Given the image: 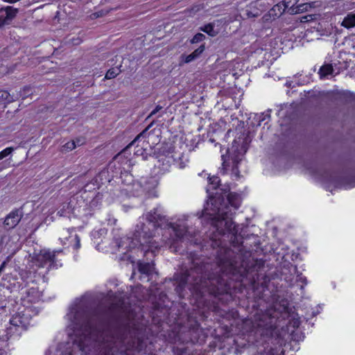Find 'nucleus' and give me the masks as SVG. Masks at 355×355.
Returning <instances> with one entry per match:
<instances>
[{"mask_svg":"<svg viewBox=\"0 0 355 355\" xmlns=\"http://www.w3.org/2000/svg\"><path fill=\"white\" fill-rule=\"evenodd\" d=\"M13 101L10 94L5 90H0V102L10 103Z\"/></svg>","mask_w":355,"mask_h":355,"instance_id":"a878e982","label":"nucleus"},{"mask_svg":"<svg viewBox=\"0 0 355 355\" xmlns=\"http://www.w3.org/2000/svg\"><path fill=\"white\" fill-rule=\"evenodd\" d=\"M266 117H269V116L268 115H265L263 114H259L258 115V120H259L258 125H261V122L265 121L266 119Z\"/></svg>","mask_w":355,"mask_h":355,"instance_id":"c9c22d12","label":"nucleus"},{"mask_svg":"<svg viewBox=\"0 0 355 355\" xmlns=\"http://www.w3.org/2000/svg\"><path fill=\"white\" fill-rule=\"evenodd\" d=\"M174 160L180 168H184L189 162L187 157L184 156V154L180 156L178 159L174 158Z\"/></svg>","mask_w":355,"mask_h":355,"instance_id":"393cba45","label":"nucleus"},{"mask_svg":"<svg viewBox=\"0 0 355 355\" xmlns=\"http://www.w3.org/2000/svg\"><path fill=\"white\" fill-rule=\"evenodd\" d=\"M18 10L11 6H7L0 10V28L8 25L15 17Z\"/></svg>","mask_w":355,"mask_h":355,"instance_id":"9d476101","label":"nucleus"},{"mask_svg":"<svg viewBox=\"0 0 355 355\" xmlns=\"http://www.w3.org/2000/svg\"><path fill=\"white\" fill-rule=\"evenodd\" d=\"M324 181H322V180H318V179H316V184L324 188L325 190L327 191H329L330 192H333L334 191H337V190H339L338 189V186H339V184H334V183H329V184H327V185L328 187H326L323 182Z\"/></svg>","mask_w":355,"mask_h":355,"instance_id":"b1692460","label":"nucleus"},{"mask_svg":"<svg viewBox=\"0 0 355 355\" xmlns=\"http://www.w3.org/2000/svg\"><path fill=\"white\" fill-rule=\"evenodd\" d=\"M219 179H209L206 188L209 200L199 217L210 220L220 234L236 235L238 230L232 220V213L224 202L227 189L219 187Z\"/></svg>","mask_w":355,"mask_h":355,"instance_id":"f03ea898","label":"nucleus"},{"mask_svg":"<svg viewBox=\"0 0 355 355\" xmlns=\"http://www.w3.org/2000/svg\"><path fill=\"white\" fill-rule=\"evenodd\" d=\"M119 74V70L116 69H109L105 76L106 79H112L115 78Z\"/></svg>","mask_w":355,"mask_h":355,"instance_id":"7c9ffc66","label":"nucleus"},{"mask_svg":"<svg viewBox=\"0 0 355 355\" xmlns=\"http://www.w3.org/2000/svg\"><path fill=\"white\" fill-rule=\"evenodd\" d=\"M205 38V36L202 33H197L191 39V42L192 44L198 43V42L202 41Z\"/></svg>","mask_w":355,"mask_h":355,"instance_id":"2f4dec72","label":"nucleus"},{"mask_svg":"<svg viewBox=\"0 0 355 355\" xmlns=\"http://www.w3.org/2000/svg\"><path fill=\"white\" fill-rule=\"evenodd\" d=\"M21 305L25 307H30L33 310L32 304L36 303L41 300L42 293L34 286L26 289L23 293Z\"/></svg>","mask_w":355,"mask_h":355,"instance_id":"6e6552de","label":"nucleus"},{"mask_svg":"<svg viewBox=\"0 0 355 355\" xmlns=\"http://www.w3.org/2000/svg\"><path fill=\"white\" fill-rule=\"evenodd\" d=\"M14 148L12 147H8L0 152V160L4 159L8 155H11Z\"/></svg>","mask_w":355,"mask_h":355,"instance_id":"c756f323","label":"nucleus"},{"mask_svg":"<svg viewBox=\"0 0 355 355\" xmlns=\"http://www.w3.org/2000/svg\"><path fill=\"white\" fill-rule=\"evenodd\" d=\"M318 180L324 181L323 184L326 186L327 184L334 183L339 184L338 189L340 190H347L355 187V179H318Z\"/></svg>","mask_w":355,"mask_h":355,"instance_id":"9b49d317","label":"nucleus"},{"mask_svg":"<svg viewBox=\"0 0 355 355\" xmlns=\"http://www.w3.org/2000/svg\"><path fill=\"white\" fill-rule=\"evenodd\" d=\"M61 250L43 249L39 253L30 255L28 259L26 268L28 270H21L20 276L26 284L36 281V274L39 277H43L48 270L54 266L55 256L61 252Z\"/></svg>","mask_w":355,"mask_h":355,"instance_id":"20e7f679","label":"nucleus"},{"mask_svg":"<svg viewBox=\"0 0 355 355\" xmlns=\"http://www.w3.org/2000/svg\"><path fill=\"white\" fill-rule=\"evenodd\" d=\"M164 220V218L158 209H155L153 212H148L146 216L141 217L136 226L134 236L131 238V241L126 248L132 249L139 245L145 252H155L158 249V245L155 240H153L155 235L152 231L155 230L158 234L162 232V229L159 227L162 225Z\"/></svg>","mask_w":355,"mask_h":355,"instance_id":"7ed1b4c3","label":"nucleus"},{"mask_svg":"<svg viewBox=\"0 0 355 355\" xmlns=\"http://www.w3.org/2000/svg\"><path fill=\"white\" fill-rule=\"evenodd\" d=\"M121 159V154L114 157V161L109 165V168L112 170L113 173L112 178H123L128 175H132L131 173L132 165L129 160L124 159L119 163Z\"/></svg>","mask_w":355,"mask_h":355,"instance_id":"0eeeda50","label":"nucleus"},{"mask_svg":"<svg viewBox=\"0 0 355 355\" xmlns=\"http://www.w3.org/2000/svg\"><path fill=\"white\" fill-rule=\"evenodd\" d=\"M58 214L62 216H64V213L62 211H58Z\"/></svg>","mask_w":355,"mask_h":355,"instance_id":"79ce46f5","label":"nucleus"},{"mask_svg":"<svg viewBox=\"0 0 355 355\" xmlns=\"http://www.w3.org/2000/svg\"><path fill=\"white\" fill-rule=\"evenodd\" d=\"M68 334L73 341V349L84 355H110L111 344L105 341L103 334L86 322L85 311L80 303L69 307L65 316Z\"/></svg>","mask_w":355,"mask_h":355,"instance_id":"f257e3e1","label":"nucleus"},{"mask_svg":"<svg viewBox=\"0 0 355 355\" xmlns=\"http://www.w3.org/2000/svg\"><path fill=\"white\" fill-rule=\"evenodd\" d=\"M21 218L18 211H12L5 218L4 225L9 229L13 228L19 223Z\"/></svg>","mask_w":355,"mask_h":355,"instance_id":"4468645a","label":"nucleus"},{"mask_svg":"<svg viewBox=\"0 0 355 355\" xmlns=\"http://www.w3.org/2000/svg\"><path fill=\"white\" fill-rule=\"evenodd\" d=\"M139 270L142 274L150 275L154 270V265L150 263H138Z\"/></svg>","mask_w":355,"mask_h":355,"instance_id":"4be33fe9","label":"nucleus"},{"mask_svg":"<svg viewBox=\"0 0 355 355\" xmlns=\"http://www.w3.org/2000/svg\"><path fill=\"white\" fill-rule=\"evenodd\" d=\"M162 109V107L160 105H157L156 107L150 112V114L148 116L147 119L150 118L152 116L157 114L159 111Z\"/></svg>","mask_w":355,"mask_h":355,"instance_id":"72a5a7b5","label":"nucleus"},{"mask_svg":"<svg viewBox=\"0 0 355 355\" xmlns=\"http://www.w3.org/2000/svg\"><path fill=\"white\" fill-rule=\"evenodd\" d=\"M152 182H148V184H151L153 187H155L157 184V181L155 179H152Z\"/></svg>","mask_w":355,"mask_h":355,"instance_id":"e433bc0d","label":"nucleus"},{"mask_svg":"<svg viewBox=\"0 0 355 355\" xmlns=\"http://www.w3.org/2000/svg\"><path fill=\"white\" fill-rule=\"evenodd\" d=\"M299 280L306 284V277H299Z\"/></svg>","mask_w":355,"mask_h":355,"instance_id":"4c0bfd02","label":"nucleus"},{"mask_svg":"<svg viewBox=\"0 0 355 355\" xmlns=\"http://www.w3.org/2000/svg\"><path fill=\"white\" fill-rule=\"evenodd\" d=\"M33 315V310L30 307H25L21 304L18 307L17 311L12 315L10 319V324L16 327L26 328L31 322Z\"/></svg>","mask_w":355,"mask_h":355,"instance_id":"423d86ee","label":"nucleus"},{"mask_svg":"<svg viewBox=\"0 0 355 355\" xmlns=\"http://www.w3.org/2000/svg\"><path fill=\"white\" fill-rule=\"evenodd\" d=\"M6 347V342L4 339L0 338V355H3V349Z\"/></svg>","mask_w":355,"mask_h":355,"instance_id":"f704fd0d","label":"nucleus"},{"mask_svg":"<svg viewBox=\"0 0 355 355\" xmlns=\"http://www.w3.org/2000/svg\"><path fill=\"white\" fill-rule=\"evenodd\" d=\"M246 18H255L261 15V11L258 8V3L251 2L244 9Z\"/></svg>","mask_w":355,"mask_h":355,"instance_id":"dca6fc26","label":"nucleus"},{"mask_svg":"<svg viewBox=\"0 0 355 355\" xmlns=\"http://www.w3.org/2000/svg\"><path fill=\"white\" fill-rule=\"evenodd\" d=\"M334 69L331 64H327L322 66L319 70V74L321 78H324L333 73Z\"/></svg>","mask_w":355,"mask_h":355,"instance_id":"5701e85b","label":"nucleus"},{"mask_svg":"<svg viewBox=\"0 0 355 355\" xmlns=\"http://www.w3.org/2000/svg\"><path fill=\"white\" fill-rule=\"evenodd\" d=\"M311 8V4L309 3H300L296 6H292L290 8L289 13L294 15L300 12H306Z\"/></svg>","mask_w":355,"mask_h":355,"instance_id":"aec40b11","label":"nucleus"},{"mask_svg":"<svg viewBox=\"0 0 355 355\" xmlns=\"http://www.w3.org/2000/svg\"><path fill=\"white\" fill-rule=\"evenodd\" d=\"M227 152L233 162L237 163L239 160H241V157L245 153V150H244L243 147L239 150L238 143L234 141L232 143V147L227 150Z\"/></svg>","mask_w":355,"mask_h":355,"instance_id":"ddd939ff","label":"nucleus"},{"mask_svg":"<svg viewBox=\"0 0 355 355\" xmlns=\"http://www.w3.org/2000/svg\"><path fill=\"white\" fill-rule=\"evenodd\" d=\"M188 218L189 216L182 214L179 216L175 223L167 225L168 228L162 235V241L166 245L171 248L175 241L183 239L189 234L188 226L186 224Z\"/></svg>","mask_w":355,"mask_h":355,"instance_id":"39448f33","label":"nucleus"},{"mask_svg":"<svg viewBox=\"0 0 355 355\" xmlns=\"http://www.w3.org/2000/svg\"><path fill=\"white\" fill-rule=\"evenodd\" d=\"M201 31H202L203 32L207 33L208 35H209L211 36L216 35V32L214 30V27L210 24L205 25L203 28H201Z\"/></svg>","mask_w":355,"mask_h":355,"instance_id":"c85d7f7f","label":"nucleus"},{"mask_svg":"<svg viewBox=\"0 0 355 355\" xmlns=\"http://www.w3.org/2000/svg\"><path fill=\"white\" fill-rule=\"evenodd\" d=\"M222 159H224V155H222ZM220 174L223 176H239V171L236 165L233 166L231 168L230 166L223 160V166L220 168Z\"/></svg>","mask_w":355,"mask_h":355,"instance_id":"2eb2a0df","label":"nucleus"},{"mask_svg":"<svg viewBox=\"0 0 355 355\" xmlns=\"http://www.w3.org/2000/svg\"><path fill=\"white\" fill-rule=\"evenodd\" d=\"M153 124V122L151 123L143 132H141L140 134H139L133 141H131V143H130V144L126 147V149L127 148H129L130 146H133L137 141H138L141 137H143L144 134L146 133V132L150 128L152 127Z\"/></svg>","mask_w":355,"mask_h":355,"instance_id":"bb28decb","label":"nucleus"},{"mask_svg":"<svg viewBox=\"0 0 355 355\" xmlns=\"http://www.w3.org/2000/svg\"><path fill=\"white\" fill-rule=\"evenodd\" d=\"M69 343L67 345L61 344L58 348L51 347L45 355H77L74 349L69 350Z\"/></svg>","mask_w":355,"mask_h":355,"instance_id":"f8f14e48","label":"nucleus"},{"mask_svg":"<svg viewBox=\"0 0 355 355\" xmlns=\"http://www.w3.org/2000/svg\"><path fill=\"white\" fill-rule=\"evenodd\" d=\"M4 263L0 267V270L2 269Z\"/></svg>","mask_w":355,"mask_h":355,"instance_id":"c03bdc74","label":"nucleus"},{"mask_svg":"<svg viewBox=\"0 0 355 355\" xmlns=\"http://www.w3.org/2000/svg\"><path fill=\"white\" fill-rule=\"evenodd\" d=\"M59 240L62 245H73L75 250L80 248V239L73 230L63 229L60 232Z\"/></svg>","mask_w":355,"mask_h":355,"instance_id":"1a4fd4ad","label":"nucleus"},{"mask_svg":"<svg viewBox=\"0 0 355 355\" xmlns=\"http://www.w3.org/2000/svg\"><path fill=\"white\" fill-rule=\"evenodd\" d=\"M202 173H205V175H208V178H216L215 175H213V176L210 177V174H208V173H205V171H203Z\"/></svg>","mask_w":355,"mask_h":355,"instance_id":"ea45409f","label":"nucleus"},{"mask_svg":"<svg viewBox=\"0 0 355 355\" xmlns=\"http://www.w3.org/2000/svg\"><path fill=\"white\" fill-rule=\"evenodd\" d=\"M309 16L305 17V19H306V21H309V19H307Z\"/></svg>","mask_w":355,"mask_h":355,"instance_id":"49530a36","label":"nucleus"},{"mask_svg":"<svg viewBox=\"0 0 355 355\" xmlns=\"http://www.w3.org/2000/svg\"><path fill=\"white\" fill-rule=\"evenodd\" d=\"M76 142L74 141H68L67 143L62 146V150L68 152L73 150L74 148H76Z\"/></svg>","mask_w":355,"mask_h":355,"instance_id":"cd10ccee","label":"nucleus"},{"mask_svg":"<svg viewBox=\"0 0 355 355\" xmlns=\"http://www.w3.org/2000/svg\"><path fill=\"white\" fill-rule=\"evenodd\" d=\"M226 196L230 206L233 207L234 209H238L240 207L242 199L239 194L236 193H230Z\"/></svg>","mask_w":355,"mask_h":355,"instance_id":"a211bd4d","label":"nucleus"},{"mask_svg":"<svg viewBox=\"0 0 355 355\" xmlns=\"http://www.w3.org/2000/svg\"><path fill=\"white\" fill-rule=\"evenodd\" d=\"M137 149L135 152V155L136 156H141L144 159H145L146 150L143 146H139V145L137 146Z\"/></svg>","mask_w":355,"mask_h":355,"instance_id":"473e14b6","label":"nucleus"},{"mask_svg":"<svg viewBox=\"0 0 355 355\" xmlns=\"http://www.w3.org/2000/svg\"><path fill=\"white\" fill-rule=\"evenodd\" d=\"M163 166H165V167L164 168V171H168V170L169 165H168L167 164H163Z\"/></svg>","mask_w":355,"mask_h":355,"instance_id":"58836bf2","label":"nucleus"},{"mask_svg":"<svg viewBox=\"0 0 355 355\" xmlns=\"http://www.w3.org/2000/svg\"><path fill=\"white\" fill-rule=\"evenodd\" d=\"M205 51V45H200L197 49H196L193 53L187 55L184 59V62L186 63H189L196 60L199 55Z\"/></svg>","mask_w":355,"mask_h":355,"instance_id":"412c9836","label":"nucleus"},{"mask_svg":"<svg viewBox=\"0 0 355 355\" xmlns=\"http://www.w3.org/2000/svg\"><path fill=\"white\" fill-rule=\"evenodd\" d=\"M309 16L305 17V19H306V21H309V19H307Z\"/></svg>","mask_w":355,"mask_h":355,"instance_id":"a18cd8bd","label":"nucleus"},{"mask_svg":"<svg viewBox=\"0 0 355 355\" xmlns=\"http://www.w3.org/2000/svg\"><path fill=\"white\" fill-rule=\"evenodd\" d=\"M2 239L0 238V245H1Z\"/></svg>","mask_w":355,"mask_h":355,"instance_id":"37998d69","label":"nucleus"},{"mask_svg":"<svg viewBox=\"0 0 355 355\" xmlns=\"http://www.w3.org/2000/svg\"><path fill=\"white\" fill-rule=\"evenodd\" d=\"M341 26L348 29L355 27V13L347 14L344 17Z\"/></svg>","mask_w":355,"mask_h":355,"instance_id":"6ab92c4d","label":"nucleus"},{"mask_svg":"<svg viewBox=\"0 0 355 355\" xmlns=\"http://www.w3.org/2000/svg\"><path fill=\"white\" fill-rule=\"evenodd\" d=\"M297 1L298 0H284L282 4L275 5L272 10L274 11L277 10L280 13L287 10V12L289 13L291 7L292 6H295V4H296Z\"/></svg>","mask_w":355,"mask_h":355,"instance_id":"f3484780","label":"nucleus"},{"mask_svg":"<svg viewBox=\"0 0 355 355\" xmlns=\"http://www.w3.org/2000/svg\"><path fill=\"white\" fill-rule=\"evenodd\" d=\"M299 324H300L299 320H296V321L294 322V326L295 327H298Z\"/></svg>","mask_w":355,"mask_h":355,"instance_id":"a19ab883","label":"nucleus"}]
</instances>
